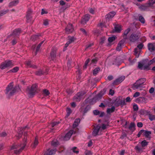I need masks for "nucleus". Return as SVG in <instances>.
<instances>
[{"label":"nucleus","instance_id":"nucleus-8","mask_svg":"<svg viewBox=\"0 0 155 155\" xmlns=\"http://www.w3.org/2000/svg\"><path fill=\"white\" fill-rule=\"evenodd\" d=\"M126 104L124 100L120 99V98H117L115 101L114 105L116 107L120 106H123Z\"/></svg>","mask_w":155,"mask_h":155},{"label":"nucleus","instance_id":"nucleus-30","mask_svg":"<svg viewBox=\"0 0 155 155\" xmlns=\"http://www.w3.org/2000/svg\"><path fill=\"white\" fill-rule=\"evenodd\" d=\"M151 134V132L147 130L145 131L143 133V135L147 138H148L150 135Z\"/></svg>","mask_w":155,"mask_h":155},{"label":"nucleus","instance_id":"nucleus-32","mask_svg":"<svg viewBox=\"0 0 155 155\" xmlns=\"http://www.w3.org/2000/svg\"><path fill=\"white\" fill-rule=\"evenodd\" d=\"M38 143V140L37 138L36 137L35 138V140L34 141L33 144L32 145V146L33 148H35L36 146H37Z\"/></svg>","mask_w":155,"mask_h":155},{"label":"nucleus","instance_id":"nucleus-63","mask_svg":"<svg viewBox=\"0 0 155 155\" xmlns=\"http://www.w3.org/2000/svg\"><path fill=\"white\" fill-rule=\"evenodd\" d=\"M101 127V128L102 130H104L106 129V125L104 124H102Z\"/></svg>","mask_w":155,"mask_h":155},{"label":"nucleus","instance_id":"nucleus-54","mask_svg":"<svg viewBox=\"0 0 155 155\" xmlns=\"http://www.w3.org/2000/svg\"><path fill=\"white\" fill-rule=\"evenodd\" d=\"M133 108L134 111H137L138 110V107L137 104H135L134 105Z\"/></svg>","mask_w":155,"mask_h":155},{"label":"nucleus","instance_id":"nucleus-11","mask_svg":"<svg viewBox=\"0 0 155 155\" xmlns=\"http://www.w3.org/2000/svg\"><path fill=\"white\" fill-rule=\"evenodd\" d=\"M65 30L66 32L68 34L72 32L74 30L72 25L69 24L66 28Z\"/></svg>","mask_w":155,"mask_h":155},{"label":"nucleus","instance_id":"nucleus-49","mask_svg":"<svg viewBox=\"0 0 155 155\" xmlns=\"http://www.w3.org/2000/svg\"><path fill=\"white\" fill-rule=\"evenodd\" d=\"M88 11L89 12L92 14H94L95 13V10L94 8H89L88 9Z\"/></svg>","mask_w":155,"mask_h":155},{"label":"nucleus","instance_id":"nucleus-36","mask_svg":"<svg viewBox=\"0 0 155 155\" xmlns=\"http://www.w3.org/2000/svg\"><path fill=\"white\" fill-rule=\"evenodd\" d=\"M148 7H150V6H148V4L145 5H142L140 7V9L142 10H146Z\"/></svg>","mask_w":155,"mask_h":155},{"label":"nucleus","instance_id":"nucleus-1","mask_svg":"<svg viewBox=\"0 0 155 155\" xmlns=\"http://www.w3.org/2000/svg\"><path fill=\"white\" fill-rule=\"evenodd\" d=\"M27 131L25 132L24 134V137L23 140V143L20 145H14L11 147V150L15 149H18L14 150V153H15L18 154L24 149L27 143Z\"/></svg>","mask_w":155,"mask_h":155},{"label":"nucleus","instance_id":"nucleus-61","mask_svg":"<svg viewBox=\"0 0 155 155\" xmlns=\"http://www.w3.org/2000/svg\"><path fill=\"white\" fill-rule=\"evenodd\" d=\"M143 44L142 43H141L137 45V47L139 49H141L143 48Z\"/></svg>","mask_w":155,"mask_h":155},{"label":"nucleus","instance_id":"nucleus-50","mask_svg":"<svg viewBox=\"0 0 155 155\" xmlns=\"http://www.w3.org/2000/svg\"><path fill=\"white\" fill-rule=\"evenodd\" d=\"M60 123V122L59 121H56V122H54L51 124V126L52 127H54V126L58 125V124H59Z\"/></svg>","mask_w":155,"mask_h":155},{"label":"nucleus","instance_id":"nucleus-47","mask_svg":"<svg viewBox=\"0 0 155 155\" xmlns=\"http://www.w3.org/2000/svg\"><path fill=\"white\" fill-rule=\"evenodd\" d=\"M149 62L148 63V64L146 65H144L143 68V70H149L150 69L149 66L150 65H149Z\"/></svg>","mask_w":155,"mask_h":155},{"label":"nucleus","instance_id":"nucleus-5","mask_svg":"<svg viewBox=\"0 0 155 155\" xmlns=\"http://www.w3.org/2000/svg\"><path fill=\"white\" fill-rule=\"evenodd\" d=\"M37 86L36 84H33L31 87H28L27 89L28 93L30 96H33L35 94L37 90Z\"/></svg>","mask_w":155,"mask_h":155},{"label":"nucleus","instance_id":"nucleus-6","mask_svg":"<svg viewBox=\"0 0 155 155\" xmlns=\"http://www.w3.org/2000/svg\"><path fill=\"white\" fill-rule=\"evenodd\" d=\"M86 93L85 91H83L77 93L74 97V99L77 101H80L82 99L84 98V95Z\"/></svg>","mask_w":155,"mask_h":155},{"label":"nucleus","instance_id":"nucleus-24","mask_svg":"<svg viewBox=\"0 0 155 155\" xmlns=\"http://www.w3.org/2000/svg\"><path fill=\"white\" fill-rule=\"evenodd\" d=\"M80 121V119L79 118L76 119L73 125V128H75L78 126L79 123Z\"/></svg>","mask_w":155,"mask_h":155},{"label":"nucleus","instance_id":"nucleus-56","mask_svg":"<svg viewBox=\"0 0 155 155\" xmlns=\"http://www.w3.org/2000/svg\"><path fill=\"white\" fill-rule=\"evenodd\" d=\"M97 61V58H95L92 60L91 61V64H95Z\"/></svg>","mask_w":155,"mask_h":155},{"label":"nucleus","instance_id":"nucleus-17","mask_svg":"<svg viewBox=\"0 0 155 155\" xmlns=\"http://www.w3.org/2000/svg\"><path fill=\"white\" fill-rule=\"evenodd\" d=\"M56 49L55 48H53L50 53V56L52 60L53 61L55 59L56 56Z\"/></svg>","mask_w":155,"mask_h":155},{"label":"nucleus","instance_id":"nucleus-43","mask_svg":"<svg viewBox=\"0 0 155 155\" xmlns=\"http://www.w3.org/2000/svg\"><path fill=\"white\" fill-rule=\"evenodd\" d=\"M149 119L151 121H153L155 120V115L149 114Z\"/></svg>","mask_w":155,"mask_h":155},{"label":"nucleus","instance_id":"nucleus-29","mask_svg":"<svg viewBox=\"0 0 155 155\" xmlns=\"http://www.w3.org/2000/svg\"><path fill=\"white\" fill-rule=\"evenodd\" d=\"M102 96V95L101 94V93H100L97 94V95L96 96L92 99H91L92 101H95L96 100H99L101 98Z\"/></svg>","mask_w":155,"mask_h":155},{"label":"nucleus","instance_id":"nucleus-3","mask_svg":"<svg viewBox=\"0 0 155 155\" xmlns=\"http://www.w3.org/2000/svg\"><path fill=\"white\" fill-rule=\"evenodd\" d=\"M146 81V79L145 78L140 79L133 84V89H135L142 88L143 87L142 85L144 84H143Z\"/></svg>","mask_w":155,"mask_h":155},{"label":"nucleus","instance_id":"nucleus-28","mask_svg":"<svg viewBox=\"0 0 155 155\" xmlns=\"http://www.w3.org/2000/svg\"><path fill=\"white\" fill-rule=\"evenodd\" d=\"M115 31L117 32H120L121 31V26L120 25H116L114 26Z\"/></svg>","mask_w":155,"mask_h":155},{"label":"nucleus","instance_id":"nucleus-13","mask_svg":"<svg viewBox=\"0 0 155 155\" xmlns=\"http://www.w3.org/2000/svg\"><path fill=\"white\" fill-rule=\"evenodd\" d=\"M90 18V15L88 14L85 15L82 18L81 23L84 25L89 20Z\"/></svg>","mask_w":155,"mask_h":155},{"label":"nucleus","instance_id":"nucleus-37","mask_svg":"<svg viewBox=\"0 0 155 155\" xmlns=\"http://www.w3.org/2000/svg\"><path fill=\"white\" fill-rule=\"evenodd\" d=\"M148 142H147L145 140H144L142 141L141 143V146L143 147L147 146L148 145Z\"/></svg>","mask_w":155,"mask_h":155},{"label":"nucleus","instance_id":"nucleus-2","mask_svg":"<svg viewBox=\"0 0 155 155\" xmlns=\"http://www.w3.org/2000/svg\"><path fill=\"white\" fill-rule=\"evenodd\" d=\"M13 86V83L11 82L8 84L6 88L5 92L8 97H9L13 95L18 89H19L18 86H15L14 87Z\"/></svg>","mask_w":155,"mask_h":155},{"label":"nucleus","instance_id":"nucleus-26","mask_svg":"<svg viewBox=\"0 0 155 155\" xmlns=\"http://www.w3.org/2000/svg\"><path fill=\"white\" fill-rule=\"evenodd\" d=\"M115 15V12H110L106 15V18L108 19L112 18Z\"/></svg>","mask_w":155,"mask_h":155},{"label":"nucleus","instance_id":"nucleus-55","mask_svg":"<svg viewBox=\"0 0 155 155\" xmlns=\"http://www.w3.org/2000/svg\"><path fill=\"white\" fill-rule=\"evenodd\" d=\"M105 40V38L104 37H102L101 38L100 41V44H101V45H102L104 42Z\"/></svg>","mask_w":155,"mask_h":155},{"label":"nucleus","instance_id":"nucleus-59","mask_svg":"<svg viewBox=\"0 0 155 155\" xmlns=\"http://www.w3.org/2000/svg\"><path fill=\"white\" fill-rule=\"evenodd\" d=\"M7 134L6 133L4 132H2L0 134V136L1 137H5L7 136Z\"/></svg>","mask_w":155,"mask_h":155},{"label":"nucleus","instance_id":"nucleus-21","mask_svg":"<svg viewBox=\"0 0 155 155\" xmlns=\"http://www.w3.org/2000/svg\"><path fill=\"white\" fill-rule=\"evenodd\" d=\"M21 32V29L20 28H18L15 29L12 33L13 35L18 36L19 35Z\"/></svg>","mask_w":155,"mask_h":155},{"label":"nucleus","instance_id":"nucleus-14","mask_svg":"<svg viewBox=\"0 0 155 155\" xmlns=\"http://www.w3.org/2000/svg\"><path fill=\"white\" fill-rule=\"evenodd\" d=\"M124 79V76H121L120 77L114 81L113 83V85L118 84L122 82Z\"/></svg>","mask_w":155,"mask_h":155},{"label":"nucleus","instance_id":"nucleus-42","mask_svg":"<svg viewBox=\"0 0 155 155\" xmlns=\"http://www.w3.org/2000/svg\"><path fill=\"white\" fill-rule=\"evenodd\" d=\"M115 39V37L113 36L109 37L108 38V40L109 43H111L114 41Z\"/></svg>","mask_w":155,"mask_h":155},{"label":"nucleus","instance_id":"nucleus-51","mask_svg":"<svg viewBox=\"0 0 155 155\" xmlns=\"http://www.w3.org/2000/svg\"><path fill=\"white\" fill-rule=\"evenodd\" d=\"M93 113L94 115H97L100 114V112L98 110H94Z\"/></svg>","mask_w":155,"mask_h":155},{"label":"nucleus","instance_id":"nucleus-20","mask_svg":"<svg viewBox=\"0 0 155 155\" xmlns=\"http://www.w3.org/2000/svg\"><path fill=\"white\" fill-rule=\"evenodd\" d=\"M18 0H14L9 3L8 6L10 7H12L13 6L17 5L18 4Z\"/></svg>","mask_w":155,"mask_h":155},{"label":"nucleus","instance_id":"nucleus-35","mask_svg":"<svg viewBox=\"0 0 155 155\" xmlns=\"http://www.w3.org/2000/svg\"><path fill=\"white\" fill-rule=\"evenodd\" d=\"M100 68L99 67H97L95 68L93 71V74L94 76H96L97 74L99 72V71L100 70Z\"/></svg>","mask_w":155,"mask_h":155},{"label":"nucleus","instance_id":"nucleus-39","mask_svg":"<svg viewBox=\"0 0 155 155\" xmlns=\"http://www.w3.org/2000/svg\"><path fill=\"white\" fill-rule=\"evenodd\" d=\"M19 68L18 67H15L13 68L12 69L10 70L8 72H16L19 70Z\"/></svg>","mask_w":155,"mask_h":155},{"label":"nucleus","instance_id":"nucleus-60","mask_svg":"<svg viewBox=\"0 0 155 155\" xmlns=\"http://www.w3.org/2000/svg\"><path fill=\"white\" fill-rule=\"evenodd\" d=\"M154 63H155V57L149 61V65H151Z\"/></svg>","mask_w":155,"mask_h":155},{"label":"nucleus","instance_id":"nucleus-38","mask_svg":"<svg viewBox=\"0 0 155 155\" xmlns=\"http://www.w3.org/2000/svg\"><path fill=\"white\" fill-rule=\"evenodd\" d=\"M9 10L8 9H7L6 10L4 9L0 11V17L5 14Z\"/></svg>","mask_w":155,"mask_h":155},{"label":"nucleus","instance_id":"nucleus-57","mask_svg":"<svg viewBox=\"0 0 155 155\" xmlns=\"http://www.w3.org/2000/svg\"><path fill=\"white\" fill-rule=\"evenodd\" d=\"M124 41H125L124 40H121L119 41V43L118 44V45L119 46H122L123 45H124Z\"/></svg>","mask_w":155,"mask_h":155},{"label":"nucleus","instance_id":"nucleus-15","mask_svg":"<svg viewBox=\"0 0 155 155\" xmlns=\"http://www.w3.org/2000/svg\"><path fill=\"white\" fill-rule=\"evenodd\" d=\"M56 151V150L55 149H48L44 155H53L55 154Z\"/></svg>","mask_w":155,"mask_h":155},{"label":"nucleus","instance_id":"nucleus-25","mask_svg":"<svg viewBox=\"0 0 155 155\" xmlns=\"http://www.w3.org/2000/svg\"><path fill=\"white\" fill-rule=\"evenodd\" d=\"M26 64L28 67L30 68H37V67L35 65L32 64V62L31 61H28L26 62Z\"/></svg>","mask_w":155,"mask_h":155},{"label":"nucleus","instance_id":"nucleus-48","mask_svg":"<svg viewBox=\"0 0 155 155\" xmlns=\"http://www.w3.org/2000/svg\"><path fill=\"white\" fill-rule=\"evenodd\" d=\"M43 93L45 95L47 96L50 93L48 90L45 89L43 90Z\"/></svg>","mask_w":155,"mask_h":155},{"label":"nucleus","instance_id":"nucleus-18","mask_svg":"<svg viewBox=\"0 0 155 155\" xmlns=\"http://www.w3.org/2000/svg\"><path fill=\"white\" fill-rule=\"evenodd\" d=\"M148 48L150 52H152L155 50L153 43H149L147 45Z\"/></svg>","mask_w":155,"mask_h":155},{"label":"nucleus","instance_id":"nucleus-16","mask_svg":"<svg viewBox=\"0 0 155 155\" xmlns=\"http://www.w3.org/2000/svg\"><path fill=\"white\" fill-rule=\"evenodd\" d=\"M32 11L31 10H29L27 12L26 17L28 22L30 21L31 20L32 18Z\"/></svg>","mask_w":155,"mask_h":155},{"label":"nucleus","instance_id":"nucleus-33","mask_svg":"<svg viewBox=\"0 0 155 155\" xmlns=\"http://www.w3.org/2000/svg\"><path fill=\"white\" fill-rule=\"evenodd\" d=\"M44 42V41H42L38 45V46L36 48V51L35 52V55H36L37 54V53L38 52V51H39L41 46V45Z\"/></svg>","mask_w":155,"mask_h":155},{"label":"nucleus","instance_id":"nucleus-7","mask_svg":"<svg viewBox=\"0 0 155 155\" xmlns=\"http://www.w3.org/2000/svg\"><path fill=\"white\" fill-rule=\"evenodd\" d=\"M140 37L139 33L138 32L132 33L130 37V40L131 42H134L137 41Z\"/></svg>","mask_w":155,"mask_h":155},{"label":"nucleus","instance_id":"nucleus-4","mask_svg":"<svg viewBox=\"0 0 155 155\" xmlns=\"http://www.w3.org/2000/svg\"><path fill=\"white\" fill-rule=\"evenodd\" d=\"M13 66V64L12 61L8 60L2 63L0 66V68L3 70L8 68H12Z\"/></svg>","mask_w":155,"mask_h":155},{"label":"nucleus","instance_id":"nucleus-53","mask_svg":"<svg viewBox=\"0 0 155 155\" xmlns=\"http://www.w3.org/2000/svg\"><path fill=\"white\" fill-rule=\"evenodd\" d=\"M144 130H140L137 135V137H140V135L143 133V132H144Z\"/></svg>","mask_w":155,"mask_h":155},{"label":"nucleus","instance_id":"nucleus-58","mask_svg":"<svg viewBox=\"0 0 155 155\" xmlns=\"http://www.w3.org/2000/svg\"><path fill=\"white\" fill-rule=\"evenodd\" d=\"M137 48H135L134 49V54L137 58H138L139 57V54H138Z\"/></svg>","mask_w":155,"mask_h":155},{"label":"nucleus","instance_id":"nucleus-34","mask_svg":"<svg viewBox=\"0 0 155 155\" xmlns=\"http://www.w3.org/2000/svg\"><path fill=\"white\" fill-rule=\"evenodd\" d=\"M130 31V29L129 28H128L125 30L124 33H123V37L124 39H126L127 38V35Z\"/></svg>","mask_w":155,"mask_h":155},{"label":"nucleus","instance_id":"nucleus-45","mask_svg":"<svg viewBox=\"0 0 155 155\" xmlns=\"http://www.w3.org/2000/svg\"><path fill=\"white\" fill-rule=\"evenodd\" d=\"M154 4H155V0H150L148 6L151 7Z\"/></svg>","mask_w":155,"mask_h":155},{"label":"nucleus","instance_id":"nucleus-23","mask_svg":"<svg viewBox=\"0 0 155 155\" xmlns=\"http://www.w3.org/2000/svg\"><path fill=\"white\" fill-rule=\"evenodd\" d=\"M135 124L134 123L131 122L130 123V124L128 127V129L130 130L133 132L135 130Z\"/></svg>","mask_w":155,"mask_h":155},{"label":"nucleus","instance_id":"nucleus-41","mask_svg":"<svg viewBox=\"0 0 155 155\" xmlns=\"http://www.w3.org/2000/svg\"><path fill=\"white\" fill-rule=\"evenodd\" d=\"M139 20L142 24H144L145 23V19L142 16L140 15L139 16Z\"/></svg>","mask_w":155,"mask_h":155},{"label":"nucleus","instance_id":"nucleus-9","mask_svg":"<svg viewBox=\"0 0 155 155\" xmlns=\"http://www.w3.org/2000/svg\"><path fill=\"white\" fill-rule=\"evenodd\" d=\"M28 128V127L26 126L24 127L20 128L18 129V134L16 135L18 139L21 138L23 132L24 131L26 128Z\"/></svg>","mask_w":155,"mask_h":155},{"label":"nucleus","instance_id":"nucleus-31","mask_svg":"<svg viewBox=\"0 0 155 155\" xmlns=\"http://www.w3.org/2000/svg\"><path fill=\"white\" fill-rule=\"evenodd\" d=\"M35 74L37 75L41 76L44 75V69H40L35 72Z\"/></svg>","mask_w":155,"mask_h":155},{"label":"nucleus","instance_id":"nucleus-52","mask_svg":"<svg viewBox=\"0 0 155 155\" xmlns=\"http://www.w3.org/2000/svg\"><path fill=\"white\" fill-rule=\"evenodd\" d=\"M67 115L69 116L71 113V111L70 108H67Z\"/></svg>","mask_w":155,"mask_h":155},{"label":"nucleus","instance_id":"nucleus-62","mask_svg":"<svg viewBox=\"0 0 155 155\" xmlns=\"http://www.w3.org/2000/svg\"><path fill=\"white\" fill-rule=\"evenodd\" d=\"M77 148V147H73L72 149V150L74 153H79V151L78 150H75Z\"/></svg>","mask_w":155,"mask_h":155},{"label":"nucleus","instance_id":"nucleus-64","mask_svg":"<svg viewBox=\"0 0 155 155\" xmlns=\"http://www.w3.org/2000/svg\"><path fill=\"white\" fill-rule=\"evenodd\" d=\"M137 126L139 127H141L143 126V124L142 122H138L137 124Z\"/></svg>","mask_w":155,"mask_h":155},{"label":"nucleus","instance_id":"nucleus-12","mask_svg":"<svg viewBox=\"0 0 155 155\" xmlns=\"http://www.w3.org/2000/svg\"><path fill=\"white\" fill-rule=\"evenodd\" d=\"M76 132L73 130H71L69 132L67 133L65 135L64 139L65 140H69L71 136L73 134H75Z\"/></svg>","mask_w":155,"mask_h":155},{"label":"nucleus","instance_id":"nucleus-46","mask_svg":"<svg viewBox=\"0 0 155 155\" xmlns=\"http://www.w3.org/2000/svg\"><path fill=\"white\" fill-rule=\"evenodd\" d=\"M91 109V107L90 105H87L86 106L84 109V114H85L86 113L88 110H90Z\"/></svg>","mask_w":155,"mask_h":155},{"label":"nucleus","instance_id":"nucleus-19","mask_svg":"<svg viewBox=\"0 0 155 155\" xmlns=\"http://www.w3.org/2000/svg\"><path fill=\"white\" fill-rule=\"evenodd\" d=\"M75 40V38L73 37L69 38L68 40V41L66 42V44L65 45V48L68 47L70 44L74 42Z\"/></svg>","mask_w":155,"mask_h":155},{"label":"nucleus","instance_id":"nucleus-40","mask_svg":"<svg viewBox=\"0 0 155 155\" xmlns=\"http://www.w3.org/2000/svg\"><path fill=\"white\" fill-rule=\"evenodd\" d=\"M144 64L140 62H139L138 63V68L141 70L143 69Z\"/></svg>","mask_w":155,"mask_h":155},{"label":"nucleus","instance_id":"nucleus-44","mask_svg":"<svg viewBox=\"0 0 155 155\" xmlns=\"http://www.w3.org/2000/svg\"><path fill=\"white\" fill-rule=\"evenodd\" d=\"M90 61V59H87L85 61L84 65L83 66V69H85L87 68L88 64Z\"/></svg>","mask_w":155,"mask_h":155},{"label":"nucleus","instance_id":"nucleus-22","mask_svg":"<svg viewBox=\"0 0 155 155\" xmlns=\"http://www.w3.org/2000/svg\"><path fill=\"white\" fill-rule=\"evenodd\" d=\"M115 109V108L114 106H112L110 108H107L106 112L107 114H110L114 111Z\"/></svg>","mask_w":155,"mask_h":155},{"label":"nucleus","instance_id":"nucleus-27","mask_svg":"<svg viewBox=\"0 0 155 155\" xmlns=\"http://www.w3.org/2000/svg\"><path fill=\"white\" fill-rule=\"evenodd\" d=\"M143 149L142 147L140 146L137 145L135 147V149L137 152L138 153H140L143 151Z\"/></svg>","mask_w":155,"mask_h":155},{"label":"nucleus","instance_id":"nucleus-10","mask_svg":"<svg viewBox=\"0 0 155 155\" xmlns=\"http://www.w3.org/2000/svg\"><path fill=\"white\" fill-rule=\"evenodd\" d=\"M101 131V127L98 125L94 127V130L92 132V135L94 136H96L97 135H99L98 133L100 131Z\"/></svg>","mask_w":155,"mask_h":155}]
</instances>
